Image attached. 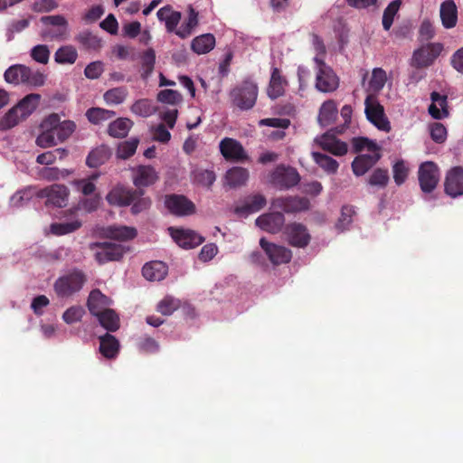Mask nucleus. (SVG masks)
<instances>
[{"mask_svg":"<svg viewBox=\"0 0 463 463\" xmlns=\"http://www.w3.org/2000/svg\"><path fill=\"white\" fill-rule=\"evenodd\" d=\"M5 80L8 83L14 85L26 84L34 87H40L44 84L45 76L39 71H33L31 68L15 64L10 66L4 74Z\"/></svg>","mask_w":463,"mask_h":463,"instance_id":"nucleus-1","label":"nucleus"},{"mask_svg":"<svg viewBox=\"0 0 463 463\" xmlns=\"http://www.w3.org/2000/svg\"><path fill=\"white\" fill-rule=\"evenodd\" d=\"M232 106L241 110L252 109L258 98V86L252 80H246L230 91Z\"/></svg>","mask_w":463,"mask_h":463,"instance_id":"nucleus-2","label":"nucleus"},{"mask_svg":"<svg viewBox=\"0 0 463 463\" xmlns=\"http://www.w3.org/2000/svg\"><path fill=\"white\" fill-rule=\"evenodd\" d=\"M86 280V275L81 270L73 269L55 281L54 291L58 297H71L82 288Z\"/></svg>","mask_w":463,"mask_h":463,"instance_id":"nucleus-3","label":"nucleus"},{"mask_svg":"<svg viewBox=\"0 0 463 463\" xmlns=\"http://www.w3.org/2000/svg\"><path fill=\"white\" fill-rule=\"evenodd\" d=\"M90 249L95 251V260L99 265H103L109 261L120 260L124 254L129 250L122 244L109 241H97L90 243Z\"/></svg>","mask_w":463,"mask_h":463,"instance_id":"nucleus-4","label":"nucleus"},{"mask_svg":"<svg viewBox=\"0 0 463 463\" xmlns=\"http://www.w3.org/2000/svg\"><path fill=\"white\" fill-rule=\"evenodd\" d=\"M442 50L443 45L439 43L422 45L413 52L411 65L416 69L428 68L440 55Z\"/></svg>","mask_w":463,"mask_h":463,"instance_id":"nucleus-5","label":"nucleus"},{"mask_svg":"<svg viewBox=\"0 0 463 463\" xmlns=\"http://www.w3.org/2000/svg\"><path fill=\"white\" fill-rule=\"evenodd\" d=\"M314 61L317 64L316 88L325 93L335 91L339 86V79L336 74L323 60L316 57Z\"/></svg>","mask_w":463,"mask_h":463,"instance_id":"nucleus-6","label":"nucleus"},{"mask_svg":"<svg viewBox=\"0 0 463 463\" xmlns=\"http://www.w3.org/2000/svg\"><path fill=\"white\" fill-rule=\"evenodd\" d=\"M365 115L367 119L378 129L389 132L391 125L384 114L383 107L378 102L373 95H368L364 101Z\"/></svg>","mask_w":463,"mask_h":463,"instance_id":"nucleus-7","label":"nucleus"},{"mask_svg":"<svg viewBox=\"0 0 463 463\" xmlns=\"http://www.w3.org/2000/svg\"><path fill=\"white\" fill-rule=\"evenodd\" d=\"M165 206L170 213L175 216H188L195 213V204L183 194H166Z\"/></svg>","mask_w":463,"mask_h":463,"instance_id":"nucleus-8","label":"nucleus"},{"mask_svg":"<svg viewBox=\"0 0 463 463\" xmlns=\"http://www.w3.org/2000/svg\"><path fill=\"white\" fill-rule=\"evenodd\" d=\"M420 189L425 194L431 193L438 185L439 171L436 164L430 161L422 163L418 171Z\"/></svg>","mask_w":463,"mask_h":463,"instance_id":"nucleus-9","label":"nucleus"},{"mask_svg":"<svg viewBox=\"0 0 463 463\" xmlns=\"http://www.w3.org/2000/svg\"><path fill=\"white\" fill-rule=\"evenodd\" d=\"M270 181L280 189H289L299 183L300 175L294 167L280 165L271 173Z\"/></svg>","mask_w":463,"mask_h":463,"instance_id":"nucleus-10","label":"nucleus"},{"mask_svg":"<svg viewBox=\"0 0 463 463\" xmlns=\"http://www.w3.org/2000/svg\"><path fill=\"white\" fill-rule=\"evenodd\" d=\"M70 192L64 184H54L40 190L37 193L39 198H46V204H52L56 207H64L67 205Z\"/></svg>","mask_w":463,"mask_h":463,"instance_id":"nucleus-11","label":"nucleus"},{"mask_svg":"<svg viewBox=\"0 0 463 463\" xmlns=\"http://www.w3.org/2000/svg\"><path fill=\"white\" fill-rule=\"evenodd\" d=\"M173 240L183 249H194L204 241V238L190 229L169 228Z\"/></svg>","mask_w":463,"mask_h":463,"instance_id":"nucleus-12","label":"nucleus"},{"mask_svg":"<svg viewBox=\"0 0 463 463\" xmlns=\"http://www.w3.org/2000/svg\"><path fill=\"white\" fill-rule=\"evenodd\" d=\"M260 245L274 265L288 263L291 260V250L284 246L270 243L265 238L260 240Z\"/></svg>","mask_w":463,"mask_h":463,"instance_id":"nucleus-13","label":"nucleus"},{"mask_svg":"<svg viewBox=\"0 0 463 463\" xmlns=\"http://www.w3.org/2000/svg\"><path fill=\"white\" fill-rule=\"evenodd\" d=\"M288 243L294 247L305 248L308 245L311 236L305 225L292 222L285 227Z\"/></svg>","mask_w":463,"mask_h":463,"instance_id":"nucleus-14","label":"nucleus"},{"mask_svg":"<svg viewBox=\"0 0 463 463\" xmlns=\"http://www.w3.org/2000/svg\"><path fill=\"white\" fill-rule=\"evenodd\" d=\"M220 151L226 160L241 162L247 159L243 146L233 138H223L220 143Z\"/></svg>","mask_w":463,"mask_h":463,"instance_id":"nucleus-15","label":"nucleus"},{"mask_svg":"<svg viewBox=\"0 0 463 463\" xmlns=\"http://www.w3.org/2000/svg\"><path fill=\"white\" fill-rule=\"evenodd\" d=\"M445 193L455 198L463 194V167L451 168L445 179Z\"/></svg>","mask_w":463,"mask_h":463,"instance_id":"nucleus-16","label":"nucleus"},{"mask_svg":"<svg viewBox=\"0 0 463 463\" xmlns=\"http://www.w3.org/2000/svg\"><path fill=\"white\" fill-rule=\"evenodd\" d=\"M137 193L134 189L126 188L118 184L113 187L106 195V200L112 206L124 207L128 206L133 202V195Z\"/></svg>","mask_w":463,"mask_h":463,"instance_id":"nucleus-17","label":"nucleus"},{"mask_svg":"<svg viewBox=\"0 0 463 463\" xmlns=\"http://www.w3.org/2000/svg\"><path fill=\"white\" fill-rule=\"evenodd\" d=\"M255 223L267 232L278 233L285 223V217L279 212L264 213L256 219Z\"/></svg>","mask_w":463,"mask_h":463,"instance_id":"nucleus-18","label":"nucleus"},{"mask_svg":"<svg viewBox=\"0 0 463 463\" xmlns=\"http://www.w3.org/2000/svg\"><path fill=\"white\" fill-rule=\"evenodd\" d=\"M273 205L283 210L285 213H294L307 210L309 208V200L299 196L280 197L273 202Z\"/></svg>","mask_w":463,"mask_h":463,"instance_id":"nucleus-19","label":"nucleus"},{"mask_svg":"<svg viewBox=\"0 0 463 463\" xmlns=\"http://www.w3.org/2000/svg\"><path fill=\"white\" fill-rule=\"evenodd\" d=\"M381 158L380 153L362 154L354 157L351 164L352 171L355 176L364 175L373 168Z\"/></svg>","mask_w":463,"mask_h":463,"instance_id":"nucleus-20","label":"nucleus"},{"mask_svg":"<svg viewBox=\"0 0 463 463\" xmlns=\"http://www.w3.org/2000/svg\"><path fill=\"white\" fill-rule=\"evenodd\" d=\"M158 179V175L155 168L151 165H139L135 170L133 184L136 189H142L154 184Z\"/></svg>","mask_w":463,"mask_h":463,"instance_id":"nucleus-21","label":"nucleus"},{"mask_svg":"<svg viewBox=\"0 0 463 463\" xmlns=\"http://www.w3.org/2000/svg\"><path fill=\"white\" fill-rule=\"evenodd\" d=\"M431 104L429 107L430 115L435 119H441L449 116L448 98L437 91L430 93Z\"/></svg>","mask_w":463,"mask_h":463,"instance_id":"nucleus-22","label":"nucleus"},{"mask_svg":"<svg viewBox=\"0 0 463 463\" xmlns=\"http://www.w3.org/2000/svg\"><path fill=\"white\" fill-rule=\"evenodd\" d=\"M110 304L111 300L99 289L91 290L87 301L89 311L94 317H97L103 310L108 309Z\"/></svg>","mask_w":463,"mask_h":463,"instance_id":"nucleus-23","label":"nucleus"},{"mask_svg":"<svg viewBox=\"0 0 463 463\" xmlns=\"http://www.w3.org/2000/svg\"><path fill=\"white\" fill-rule=\"evenodd\" d=\"M156 15L159 21L165 22L168 33H175V31L178 30L177 25L182 18L180 12L173 10L171 5H165L157 11Z\"/></svg>","mask_w":463,"mask_h":463,"instance_id":"nucleus-24","label":"nucleus"},{"mask_svg":"<svg viewBox=\"0 0 463 463\" xmlns=\"http://www.w3.org/2000/svg\"><path fill=\"white\" fill-rule=\"evenodd\" d=\"M287 80L282 76L279 68H272L270 80L267 89V94L271 99L281 97L285 92Z\"/></svg>","mask_w":463,"mask_h":463,"instance_id":"nucleus-25","label":"nucleus"},{"mask_svg":"<svg viewBox=\"0 0 463 463\" xmlns=\"http://www.w3.org/2000/svg\"><path fill=\"white\" fill-rule=\"evenodd\" d=\"M439 15L442 25L446 29L456 26L458 22V9L454 0H445L440 5Z\"/></svg>","mask_w":463,"mask_h":463,"instance_id":"nucleus-26","label":"nucleus"},{"mask_svg":"<svg viewBox=\"0 0 463 463\" xmlns=\"http://www.w3.org/2000/svg\"><path fill=\"white\" fill-rule=\"evenodd\" d=\"M168 268L162 261H151L146 263L142 268L144 278L150 281H160L167 275Z\"/></svg>","mask_w":463,"mask_h":463,"instance_id":"nucleus-27","label":"nucleus"},{"mask_svg":"<svg viewBox=\"0 0 463 463\" xmlns=\"http://www.w3.org/2000/svg\"><path fill=\"white\" fill-rule=\"evenodd\" d=\"M266 203L267 200L264 195L260 194H252L246 199L242 205L236 207L235 213L238 214L256 213L264 208Z\"/></svg>","mask_w":463,"mask_h":463,"instance_id":"nucleus-28","label":"nucleus"},{"mask_svg":"<svg viewBox=\"0 0 463 463\" xmlns=\"http://www.w3.org/2000/svg\"><path fill=\"white\" fill-rule=\"evenodd\" d=\"M118 351L119 342L114 335L106 333L99 336V352L104 357L113 359L118 355Z\"/></svg>","mask_w":463,"mask_h":463,"instance_id":"nucleus-29","label":"nucleus"},{"mask_svg":"<svg viewBox=\"0 0 463 463\" xmlns=\"http://www.w3.org/2000/svg\"><path fill=\"white\" fill-rule=\"evenodd\" d=\"M187 12V18L178 28V30L175 31V34L179 36L181 39H185L192 35L194 30L199 24V14L191 5H188Z\"/></svg>","mask_w":463,"mask_h":463,"instance_id":"nucleus-30","label":"nucleus"},{"mask_svg":"<svg viewBox=\"0 0 463 463\" xmlns=\"http://www.w3.org/2000/svg\"><path fill=\"white\" fill-rule=\"evenodd\" d=\"M111 156L109 146L102 145L91 150L86 158V164L91 168H97L105 164Z\"/></svg>","mask_w":463,"mask_h":463,"instance_id":"nucleus-31","label":"nucleus"},{"mask_svg":"<svg viewBox=\"0 0 463 463\" xmlns=\"http://www.w3.org/2000/svg\"><path fill=\"white\" fill-rule=\"evenodd\" d=\"M337 107L335 102L333 99H328L325 101L319 109L318 114V123L322 127H328L331 125L337 116Z\"/></svg>","mask_w":463,"mask_h":463,"instance_id":"nucleus-32","label":"nucleus"},{"mask_svg":"<svg viewBox=\"0 0 463 463\" xmlns=\"http://www.w3.org/2000/svg\"><path fill=\"white\" fill-rule=\"evenodd\" d=\"M215 46V37L212 33H204L195 37L191 43V49L197 54H205Z\"/></svg>","mask_w":463,"mask_h":463,"instance_id":"nucleus-33","label":"nucleus"},{"mask_svg":"<svg viewBox=\"0 0 463 463\" xmlns=\"http://www.w3.org/2000/svg\"><path fill=\"white\" fill-rule=\"evenodd\" d=\"M96 317L100 326L109 332H115L120 326L119 317L113 309H105Z\"/></svg>","mask_w":463,"mask_h":463,"instance_id":"nucleus-34","label":"nucleus"},{"mask_svg":"<svg viewBox=\"0 0 463 463\" xmlns=\"http://www.w3.org/2000/svg\"><path fill=\"white\" fill-rule=\"evenodd\" d=\"M132 125L130 119L118 118L109 125L108 133L110 137L123 138L128 134Z\"/></svg>","mask_w":463,"mask_h":463,"instance_id":"nucleus-35","label":"nucleus"},{"mask_svg":"<svg viewBox=\"0 0 463 463\" xmlns=\"http://www.w3.org/2000/svg\"><path fill=\"white\" fill-rule=\"evenodd\" d=\"M41 96L36 93H31L22 99L15 107L21 113L22 118H28L38 107Z\"/></svg>","mask_w":463,"mask_h":463,"instance_id":"nucleus-36","label":"nucleus"},{"mask_svg":"<svg viewBox=\"0 0 463 463\" xmlns=\"http://www.w3.org/2000/svg\"><path fill=\"white\" fill-rule=\"evenodd\" d=\"M390 182L389 171L377 167L366 178V184L377 189H384Z\"/></svg>","mask_w":463,"mask_h":463,"instance_id":"nucleus-37","label":"nucleus"},{"mask_svg":"<svg viewBox=\"0 0 463 463\" xmlns=\"http://www.w3.org/2000/svg\"><path fill=\"white\" fill-rule=\"evenodd\" d=\"M249 178V172L243 167H232L227 171L225 179L231 187H238L243 185Z\"/></svg>","mask_w":463,"mask_h":463,"instance_id":"nucleus-38","label":"nucleus"},{"mask_svg":"<svg viewBox=\"0 0 463 463\" xmlns=\"http://www.w3.org/2000/svg\"><path fill=\"white\" fill-rule=\"evenodd\" d=\"M107 232L110 239L122 241L132 240L137 234L135 228L128 226H111L108 228Z\"/></svg>","mask_w":463,"mask_h":463,"instance_id":"nucleus-39","label":"nucleus"},{"mask_svg":"<svg viewBox=\"0 0 463 463\" xmlns=\"http://www.w3.org/2000/svg\"><path fill=\"white\" fill-rule=\"evenodd\" d=\"M354 153H360L367 150L370 154L380 153V146L373 140L364 137H354L351 140Z\"/></svg>","mask_w":463,"mask_h":463,"instance_id":"nucleus-40","label":"nucleus"},{"mask_svg":"<svg viewBox=\"0 0 463 463\" xmlns=\"http://www.w3.org/2000/svg\"><path fill=\"white\" fill-rule=\"evenodd\" d=\"M134 192L137 194L133 195V202L130 204L132 205L131 213L133 214H138L149 209L152 202L148 196H145V192L143 189H134Z\"/></svg>","mask_w":463,"mask_h":463,"instance_id":"nucleus-41","label":"nucleus"},{"mask_svg":"<svg viewBox=\"0 0 463 463\" xmlns=\"http://www.w3.org/2000/svg\"><path fill=\"white\" fill-rule=\"evenodd\" d=\"M23 119L25 118H22V115L18 111L17 108L14 106L0 118V130L5 131L11 129L12 128L18 125V123Z\"/></svg>","mask_w":463,"mask_h":463,"instance_id":"nucleus-42","label":"nucleus"},{"mask_svg":"<svg viewBox=\"0 0 463 463\" xmlns=\"http://www.w3.org/2000/svg\"><path fill=\"white\" fill-rule=\"evenodd\" d=\"M82 225L81 221L74 220L71 222H54L50 226V231L52 234L61 236L71 233L77 230H79Z\"/></svg>","mask_w":463,"mask_h":463,"instance_id":"nucleus-43","label":"nucleus"},{"mask_svg":"<svg viewBox=\"0 0 463 463\" xmlns=\"http://www.w3.org/2000/svg\"><path fill=\"white\" fill-rule=\"evenodd\" d=\"M76 41L87 50L97 51L102 46L101 40L89 31L80 33Z\"/></svg>","mask_w":463,"mask_h":463,"instance_id":"nucleus-44","label":"nucleus"},{"mask_svg":"<svg viewBox=\"0 0 463 463\" xmlns=\"http://www.w3.org/2000/svg\"><path fill=\"white\" fill-rule=\"evenodd\" d=\"M312 156L315 162L328 174L336 173L339 164L331 156L320 152H313Z\"/></svg>","mask_w":463,"mask_h":463,"instance_id":"nucleus-45","label":"nucleus"},{"mask_svg":"<svg viewBox=\"0 0 463 463\" xmlns=\"http://www.w3.org/2000/svg\"><path fill=\"white\" fill-rule=\"evenodd\" d=\"M77 57V51L71 45H66L59 48L54 54L55 61L61 64H72L76 61Z\"/></svg>","mask_w":463,"mask_h":463,"instance_id":"nucleus-46","label":"nucleus"},{"mask_svg":"<svg viewBox=\"0 0 463 463\" xmlns=\"http://www.w3.org/2000/svg\"><path fill=\"white\" fill-rule=\"evenodd\" d=\"M156 63V53L151 48L146 50L141 56V77L146 80L153 72Z\"/></svg>","mask_w":463,"mask_h":463,"instance_id":"nucleus-47","label":"nucleus"},{"mask_svg":"<svg viewBox=\"0 0 463 463\" xmlns=\"http://www.w3.org/2000/svg\"><path fill=\"white\" fill-rule=\"evenodd\" d=\"M116 113L113 110H109L101 108H91L86 112V117L90 122L98 125L113 118Z\"/></svg>","mask_w":463,"mask_h":463,"instance_id":"nucleus-48","label":"nucleus"},{"mask_svg":"<svg viewBox=\"0 0 463 463\" xmlns=\"http://www.w3.org/2000/svg\"><path fill=\"white\" fill-rule=\"evenodd\" d=\"M215 179V174L212 170L197 169L193 172V182L203 187L210 188Z\"/></svg>","mask_w":463,"mask_h":463,"instance_id":"nucleus-49","label":"nucleus"},{"mask_svg":"<svg viewBox=\"0 0 463 463\" xmlns=\"http://www.w3.org/2000/svg\"><path fill=\"white\" fill-rule=\"evenodd\" d=\"M75 128L76 125L73 121L64 120L59 127L53 128L52 133L55 136L56 142L61 143L71 137L74 132Z\"/></svg>","mask_w":463,"mask_h":463,"instance_id":"nucleus-50","label":"nucleus"},{"mask_svg":"<svg viewBox=\"0 0 463 463\" xmlns=\"http://www.w3.org/2000/svg\"><path fill=\"white\" fill-rule=\"evenodd\" d=\"M138 144L139 139L137 137L121 142L117 148V156L120 159L131 157L136 153Z\"/></svg>","mask_w":463,"mask_h":463,"instance_id":"nucleus-51","label":"nucleus"},{"mask_svg":"<svg viewBox=\"0 0 463 463\" xmlns=\"http://www.w3.org/2000/svg\"><path fill=\"white\" fill-rule=\"evenodd\" d=\"M401 5H402L401 0H393L384 9L382 23H383V27L385 31L390 30V28L393 23L394 16L398 13V11L401 7Z\"/></svg>","mask_w":463,"mask_h":463,"instance_id":"nucleus-52","label":"nucleus"},{"mask_svg":"<svg viewBox=\"0 0 463 463\" xmlns=\"http://www.w3.org/2000/svg\"><path fill=\"white\" fill-rule=\"evenodd\" d=\"M68 155V151L64 148H56L52 151H47L43 154H40L37 158L36 162L40 165H52L53 164L57 158L63 159Z\"/></svg>","mask_w":463,"mask_h":463,"instance_id":"nucleus-53","label":"nucleus"},{"mask_svg":"<svg viewBox=\"0 0 463 463\" xmlns=\"http://www.w3.org/2000/svg\"><path fill=\"white\" fill-rule=\"evenodd\" d=\"M387 75L383 69L374 68L372 71V77L369 81V88L373 92L382 90L386 83Z\"/></svg>","mask_w":463,"mask_h":463,"instance_id":"nucleus-54","label":"nucleus"},{"mask_svg":"<svg viewBox=\"0 0 463 463\" xmlns=\"http://www.w3.org/2000/svg\"><path fill=\"white\" fill-rule=\"evenodd\" d=\"M131 111L143 118H147L151 115H153L156 111L155 107L153 106V103L151 100L146 99H142L137 101H136L131 106Z\"/></svg>","mask_w":463,"mask_h":463,"instance_id":"nucleus-55","label":"nucleus"},{"mask_svg":"<svg viewBox=\"0 0 463 463\" xmlns=\"http://www.w3.org/2000/svg\"><path fill=\"white\" fill-rule=\"evenodd\" d=\"M128 96V90L126 87H118L107 90L104 93V99L108 104H121L124 102Z\"/></svg>","mask_w":463,"mask_h":463,"instance_id":"nucleus-56","label":"nucleus"},{"mask_svg":"<svg viewBox=\"0 0 463 463\" xmlns=\"http://www.w3.org/2000/svg\"><path fill=\"white\" fill-rule=\"evenodd\" d=\"M180 307V302L172 297L164 298L156 307V310L164 316L172 315Z\"/></svg>","mask_w":463,"mask_h":463,"instance_id":"nucleus-57","label":"nucleus"},{"mask_svg":"<svg viewBox=\"0 0 463 463\" xmlns=\"http://www.w3.org/2000/svg\"><path fill=\"white\" fill-rule=\"evenodd\" d=\"M321 146L324 150L338 156L345 155L348 151L346 143L335 139L324 141L321 143Z\"/></svg>","mask_w":463,"mask_h":463,"instance_id":"nucleus-58","label":"nucleus"},{"mask_svg":"<svg viewBox=\"0 0 463 463\" xmlns=\"http://www.w3.org/2000/svg\"><path fill=\"white\" fill-rule=\"evenodd\" d=\"M34 194L32 188L18 191L11 197V203L14 207H22L33 199Z\"/></svg>","mask_w":463,"mask_h":463,"instance_id":"nucleus-59","label":"nucleus"},{"mask_svg":"<svg viewBox=\"0 0 463 463\" xmlns=\"http://www.w3.org/2000/svg\"><path fill=\"white\" fill-rule=\"evenodd\" d=\"M158 101L170 105H176L183 100L182 95L174 90H163L157 94Z\"/></svg>","mask_w":463,"mask_h":463,"instance_id":"nucleus-60","label":"nucleus"},{"mask_svg":"<svg viewBox=\"0 0 463 463\" xmlns=\"http://www.w3.org/2000/svg\"><path fill=\"white\" fill-rule=\"evenodd\" d=\"M392 174L397 185H402L406 181L409 168L406 166L403 160H399L392 165Z\"/></svg>","mask_w":463,"mask_h":463,"instance_id":"nucleus-61","label":"nucleus"},{"mask_svg":"<svg viewBox=\"0 0 463 463\" xmlns=\"http://www.w3.org/2000/svg\"><path fill=\"white\" fill-rule=\"evenodd\" d=\"M69 174L70 172L68 170H61L58 167H43L40 171L41 177L47 181L59 180L61 177H66Z\"/></svg>","mask_w":463,"mask_h":463,"instance_id":"nucleus-62","label":"nucleus"},{"mask_svg":"<svg viewBox=\"0 0 463 463\" xmlns=\"http://www.w3.org/2000/svg\"><path fill=\"white\" fill-rule=\"evenodd\" d=\"M431 139L439 144L445 142L447 138V128L442 123L435 122L430 126Z\"/></svg>","mask_w":463,"mask_h":463,"instance_id":"nucleus-63","label":"nucleus"},{"mask_svg":"<svg viewBox=\"0 0 463 463\" xmlns=\"http://www.w3.org/2000/svg\"><path fill=\"white\" fill-rule=\"evenodd\" d=\"M85 314V310L80 306H73L68 308L62 315L63 320L67 324H73L75 322L80 321L83 315Z\"/></svg>","mask_w":463,"mask_h":463,"instance_id":"nucleus-64","label":"nucleus"}]
</instances>
